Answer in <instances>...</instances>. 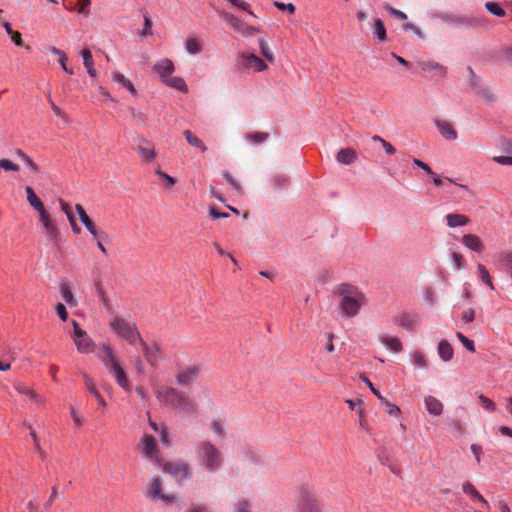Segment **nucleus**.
I'll list each match as a JSON object with an SVG mask.
<instances>
[{"label": "nucleus", "instance_id": "1", "mask_svg": "<svg viewBox=\"0 0 512 512\" xmlns=\"http://www.w3.org/2000/svg\"><path fill=\"white\" fill-rule=\"evenodd\" d=\"M25 193L28 204L37 213L38 221L42 226L46 238L51 243L58 246L61 242V232L56 220L46 209L42 200L36 195L33 187L26 186Z\"/></svg>", "mask_w": 512, "mask_h": 512}, {"label": "nucleus", "instance_id": "2", "mask_svg": "<svg viewBox=\"0 0 512 512\" xmlns=\"http://www.w3.org/2000/svg\"><path fill=\"white\" fill-rule=\"evenodd\" d=\"M157 400L173 410L186 415L197 411V404L187 394L170 386H158L154 388Z\"/></svg>", "mask_w": 512, "mask_h": 512}, {"label": "nucleus", "instance_id": "3", "mask_svg": "<svg viewBox=\"0 0 512 512\" xmlns=\"http://www.w3.org/2000/svg\"><path fill=\"white\" fill-rule=\"evenodd\" d=\"M334 293L340 297V310L348 318L357 316L361 308L367 303L365 294L357 286L349 283L339 284Z\"/></svg>", "mask_w": 512, "mask_h": 512}, {"label": "nucleus", "instance_id": "4", "mask_svg": "<svg viewBox=\"0 0 512 512\" xmlns=\"http://www.w3.org/2000/svg\"><path fill=\"white\" fill-rule=\"evenodd\" d=\"M99 358L108 372L114 377L116 383L125 391L132 389L123 362L120 360L110 344H103L100 347Z\"/></svg>", "mask_w": 512, "mask_h": 512}, {"label": "nucleus", "instance_id": "5", "mask_svg": "<svg viewBox=\"0 0 512 512\" xmlns=\"http://www.w3.org/2000/svg\"><path fill=\"white\" fill-rule=\"evenodd\" d=\"M108 326L117 338L126 341L131 346H136L138 342H142L138 327L131 319L114 315L110 318Z\"/></svg>", "mask_w": 512, "mask_h": 512}, {"label": "nucleus", "instance_id": "6", "mask_svg": "<svg viewBox=\"0 0 512 512\" xmlns=\"http://www.w3.org/2000/svg\"><path fill=\"white\" fill-rule=\"evenodd\" d=\"M196 454L201 465L210 472L218 470L223 461L219 449L208 441H202L197 445Z\"/></svg>", "mask_w": 512, "mask_h": 512}, {"label": "nucleus", "instance_id": "7", "mask_svg": "<svg viewBox=\"0 0 512 512\" xmlns=\"http://www.w3.org/2000/svg\"><path fill=\"white\" fill-rule=\"evenodd\" d=\"M73 331L71 333L72 340L77 348V351L82 354H90L95 350V343L88 335V333L81 328L80 324L72 321Z\"/></svg>", "mask_w": 512, "mask_h": 512}, {"label": "nucleus", "instance_id": "8", "mask_svg": "<svg viewBox=\"0 0 512 512\" xmlns=\"http://www.w3.org/2000/svg\"><path fill=\"white\" fill-rule=\"evenodd\" d=\"M236 65L238 69L243 71L262 72L267 69V64L263 59L247 52L238 53Z\"/></svg>", "mask_w": 512, "mask_h": 512}, {"label": "nucleus", "instance_id": "9", "mask_svg": "<svg viewBox=\"0 0 512 512\" xmlns=\"http://www.w3.org/2000/svg\"><path fill=\"white\" fill-rule=\"evenodd\" d=\"M298 512H321V505L314 492L307 487L299 491Z\"/></svg>", "mask_w": 512, "mask_h": 512}, {"label": "nucleus", "instance_id": "10", "mask_svg": "<svg viewBox=\"0 0 512 512\" xmlns=\"http://www.w3.org/2000/svg\"><path fill=\"white\" fill-rule=\"evenodd\" d=\"M75 210L79 215L81 223L85 226L93 240L106 239L108 237L107 233L90 218L81 204H76Z\"/></svg>", "mask_w": 512, "mask_h": 512}, {"label": "nucleus", "instance_id": "11", "mask_svg": "<svg viewBox=\"0 0 512 512\" xmlns=\"http://www.w3.org/2000/svg\"><path fill=\"white\" fill-rule=\"evenodd\" d=\"M162 469L169 473L177 482H181L191 476V469L188 463L182 461H172L163 464Z\"/></svg>", "mask_w": 512, "mask_h": 512}, {"label": "nucleus", "instance_id": "12", "mask_svg": "<svg viewBox=\"0 0 512 512\" xmlns=\"http://www.w3.org/2000/svg\"><path fill=\"white\" fill-rule=\"evenodd\" d=\"M201 372L198 364H190L181 368L176 375V382L180 386H190L195 382Z\"/></svg>", "mask_w": 512, "mask_h": 512}, {"label": "nucleus", "instance_id": "13", "mask_svg": "<svg viewBox=\"0 0 512 512\" xmlns=\"http://www.w3.org/2000/svg\"><path fill=\"white\" fill-rule=\"evenodd\" d=\"M462 492L469 498V500L476 504L477 507L490 509V504L487 499L477 490L475 485L470 481H464L461 485Z\"/></svg>", "mask_w": 512, "mask_h": 512}, {"label": "nucleus", "instance_id": "14", "mask_svg": "<svg viewBox=\"0 0 512 512\" xmlns=\"http://www.w3.org/2000/svg\"><path fill=\"white\" fill-rule=\"evenodd\" d=\"M393 323L409 332L415 331L419 327V317L417 314L402 312L393 317Z\"/></svg>", "mask_w": 512, "mask_h": 512}, {"label": "nucleus", "instance_id": "15", "mask_svg": "<svg viewBox=\"0 0 512 512\" xmlns=\"http://www.w3.org/2000/svg\"><path fill=\"white\" fill-rule=\"evenodd\" d=\"M138 345L142 347L144 356L150 365L156 366L159 361L163 358V352L159 344L157 343H146L143 339L142 342H138Z\"/></svg>", "mask_w": 512, "mask_h": 512}, {"label": "nucleus", "instance_id": "16", "mask_svg": "<svg viewBox=\"0 0 512 512\" xmlns=\"http://www.w3.org/2000/svg\"><path fill=\"white\" fill-rule=\"evenodd\" d=\"M14 389L36 406H42L45 403V398L24 382L15 383Z\"/></svg>", "mask_w": 512, "mask_h": 512}, {"label": "nucleus", "instance_id": "17", "mask_svg": "<svg viewBox=\"0 0 512 512\" xmlns=\"http://www.w3.org/2000/svg\"><path fill=\"white\" fill-rule=\"evenodd\" d=\"M153 70L159 75L161 81L165 83L173 76L175 66L170 59L165 58L157 61L153 66Z\"/></svg>", "mask_w": 512, "mask_h": 512}, {"label": "nucleus", "instance_id": "18", "mask_svg": "<svg viewBox=\"0 0 512 512\" xmlns=\"http://www.w3.org/2000/svg\"><path fill=\"white\" fill-rule=\"evenodd\" d=\"M84 384L89 393L95 398L98 404V410H100L101 413H104L108 404L96 387L94 380L91 377L84 375Z\"/></svg>", "mask_w": 512, "mask_h": 512}, {"label": "nucleus", "instance_id": "19", "mask_svg": "<svg viewBox=\"0 0 512 512\" xmlns=\"http://www.w3.org/2000/svg\"><path fill=\"white\" fill-rule=\"evenodd\" d=\"M462 244L469 250L476 253H482L485 249V245L481 238L475 234H465L461 239Z\"/></svg>", "mask_w": 512, "mask_h": 512}, {"label": "nucleus", "instance_id": "20", "mask_svg": "<svg viewBox=\"0 0 512 512\" xmlns=\"http://www.w3.org/2000/svg\"><path fill=\"white\" fill-rule=\"evenodd\" d=\"M434 124L438 128L439 133L441 134V136L443 138H445L447 140H456L457 139L458 134H457V131L455 130V128L453 127L452 123L445 121V120L436 119V120H434Z\"/></svg>", "mask_w": 512, "mask_h": 512}, {"label": "nucleus", "instance_id": "21", "mask_svg": "<svg viewBox=\"0 0 512 512\" xmlns=\"http://www.w3.org/2000/svg\"><path fill=\"white\" fill-rule=\"evenodd\" d=\"M142 452L150 460L157 459V448L154 438L151 435H144L141 439Z\"/></svg>", "mask_w": 512, "mask_h": 512}, {"label": "nucleus", "instance_id": "22", "mask_svg": "<svg viewBox=\"0 0 512 512\" xmlns=\"http://www.w3.org/2000/svg\"><path fill=\"white\" fill-rule=\"evenodd\" d=\"M111 78L115 83L126 89L132 96H138V92L134 84L124 74L119 71H113L111 73Z\"/></svg>", "mask_w": 512, "mask_h": 512}, {"label": "nucleus", "instance_id": "23", "mask_svg": "<svg viewBox=\"0 0 512 512\" xmlns=\"http://www.w3.org/2000/svg\"><path fill=\"white\" fill-rule=\"evenodd\" d=\"M149 495L154 499H160L166 503H172L174 497L165 495L162 493V483L159 478H154L150 484Z\"/></svg>", "mask_w": 512, "mask_h": 512}, {"label": "nucleus", "instance_id": "24", "mask_svg": "<svg viewBox=\"0 0 512 512\" xmlns=\"http://www.w3.org/2000/svg\"><path fill=\"white\" fill-rule=\"evenodd\" d=\"M229 23L239 33H242L243 35H254L259 30L253 26H249L247 24H244L242 21H240L239 18L230 15L228 18Z\"/></svg>", "mask_w": 512, "mask_h": 512}, {"label": "nucleus", "instance_id": "25", "mask_svg": "<svg viewBox=\"0 0 512 512\" xmlns=\"http://www.w3.org/2000/svg\"><path fill=\"white\" fill-rule=\"evenodd\" d=\"M46 50L48 52H50L51 54L58 56L59 65L67 74H70V75L74 74V69L67 65L68 56L63 50H61L55 46H49L46 48Z\"/></svg>", "mask_w": 512, "mask_h": 512}, {"label": "nucleus", "instance_id": "26", "mask_svg": "<svg viewBox=\"0 0 512 512\" xmlns=\"http://www.w3.org/2000/svg\"><path fill=\"white\" fill-rule=\"evenodd\" d=\"M379 341L391 352L399 353L402 351V343L396 336L382 335L379 337Z\"/></svg>", "mask_w": 512, "mask_h": 512}, {"label": "nucleus", "instance_id": "27", "mask_svg": "<svg viewBox=\"0 0 512 512\" xmlns=\"http://www.w3.org/2000/svg\"><path fill=\"white\" fill-rule=\"evenodd\" d=\"M426 410L433 416H439L443 412L442 402L434 396H426L424 399Z\"/></svg>", "mask_w": 512, "mask_h": 512}, {"label": "nucleus", "instance_id": "28", "mask_svg": "<svg viewBox=\"0 0 512 512\" xmlns=\"http://www.w3.org/2000/svg\"><path fill=\"white\" fill-rule=\"evenodd\" d=\"M81 56L83 58V64L87 70V73L90 77L95 78L97 76V70L95 69L91 51L85 48L81 51Z\"/></svg>", "mask_w": 512, "mask_h": 512}, {"label": "nucleus", "instance_id": "29", "mask_svg": "<svg viewBox=\"0 0 512 512\" xmlns=\"http://www.w3.org/2000/svg\"><path fill=\"white\" fill-rule=\"evenodd\" d=\"M447 225L451 228L465 226L469 223V218L464 214L451 213L446 215Z\"/></svg>", "mask_w": 512, "mask_h": 512}, {"label": "nucleus", "instance_id": "30", "mask_svg": "<svg viewBox=\"0 0 512 512\" xmlns=\"http://www.w3.org/2000/svg\"><path fill=\"white\" fill-rule=\"evenodd\" d=\"M138 153L145 162H151L156 158V151L152 144L146 142L138 147Z\"/></svg>", "mask_w": 512, "mask_h": 512}, {"label": "nucleus", "instance_id": "31", "mask_svg": "<svg viewBox=\"0 0 512 512\" xmlns=\"http://www.w3.org/2000/svg\"><path fill=\"white\" fill-rule=\"evenodd\" d=\"M336 159L339 163L349 165L356 161L357 154L355 150L351 148L341 149L337 153Z\"/></svg>", "mask_w": 512, "mask_h": 512}, {"label": "nucleus", "instance_id": "32", "mask_svg": "<svg viewBox=\"0 0 512 512\" xmlns=\"http://www.w3.org/2000/svg\"><path fill=\"white\" fill-rule=\"evenodd\" d=\"M438 355L445 362L453 358L454 350L447 340H442L438 344Z\"/></svg>", "mask_w": 512, "mask_h": 512}, {"label": "nucleus", "instance_id": "33", "mask_svg": "<svg viewBox=\"0 0 512 512\" xmlns=\"http://www.w3.org/2000/svg\"><path fill=\"white\" fill-rule=\"evenodd\" d=\"M60 294L62 299L71 307L77 305V301L74 298L72 289L68 283H62L60 285Z\"/></svg>", "mask_w": 512, "mask_h": 512}, {"label": "nucleus", "instance_id": "34", "mask_svg": "<svg viewBox=\"0 0 512 512\" xmlns=\"http://www.w3.org/2000/svg\"><path fill=\"white\" fill-rule=\"evenodd\" d=\"M164 84L182 93L188 92V87L181 77L172 76Z\"/></svg>", "mask_w": 512, "mask_h": 512}, {"label": "nucleus", "instance_id": "35", "mask_svg": "<svg viewBox=\"0 0 512 512\" xmlns=\"http://www.w3.org/2000/svg\"><path fill=\"white\" fill-rule=\"evenodd\" d=\"M187 142L198 149H200L202 152H205L207 150L206 145L203 143V141L198 138L196 135H194L190 130H185L183 132Z\"/></svg>", "mask_w": 512, "mask_h": 512}, {"label": "nucleus", "instance_id": "36", "mask_svg": "<svg viewBox=\"0 0 512 512\" xmlns=\"http://www.w3.org/2000/svg\"><path fill=\"white\" fill-rule=\"evenodd\" d=\"M420 65L424 71H433L435 75L440 77L444 76V74L446 73V70L443 66L432 61H424Z\"/></svg>", "mask_w": 512, "mask_h": 512}, {"label": "nucleus", "instance_id": "37", "mask_svg": "<svg viewBox=\"0 0 512 512\" xmlns=\"http://www.w3.org/2000/svg\"><path fill=\"white\" fill-rule=\"evenodd\" d=\"M373 34L379 41L386 40V37H387L386 28L381 19L374 20Z\"/></svg>", "mask_w": 512, "mask_h": 512}, {"label": "nucleus", "instance_id": "38", "mask_svg": "<svg viewBox=\"0 0 512 512\" xmlns=\"http://www.w3.org/2000/svg\"><path fill=\"white\" fill-rule=\"evenodd\" d=\"M477 269H478V275H479L480 280L485 285H487L491 290H494V285H493V282H492V278H491L490 273L487 270V268L483 264L479 263L477 265Z\"/></svg>", "mask_w": 512, "mask_h": 512}, {"label": "nucleus", "instance_id": "39", "mask_svg": "<svg viewBox=\"0 0 512 512\" xmlns=\"http://www.w3.org/2000/svg\"><path fill=\"white\" fill-rule=\"evenodd\" d=\"M185 48L189 54H198L202 51V45L195 37H190L186 40Z\"/></svg>", "mask_w": 512, "mask_h": 512}, {"label": "nucleus", "instance_id": "40", "mask_svg": "<svg viewBox=\"0 0 512 512\" xmlns=\"http://www.w3.org/2000/svg\"><path fill=\"white\" fill-rule=\"evenodd\" d=\"M16 155L26 164V166L30 170H32L35 173L39 172V166L24 151H22L21 149H17Z\"/></svg>", "mask_w": 512, "mask_h": 512}, {"label": "nucleus", "instance_id": "41", "mask_svg": "<svg viewBox=\"0 0 512 512\" xmlns=\"http://www.w3.org/2000/svg\"><path fill=\"white\" fill-rule=\"evenodd\" d=\"M69 410H70V416L73 421L74 427L75 428L82 427L84 424V416L81 413V411L78 410L77 408H75L74 406H70Z\"/></svg>", "mask_w": 512, "mask_h": 512}, {"label": "nucleus", "instance_id": "42", "mask_svg": "<svg viewBox=\"0 0 512 512\" xmlns=\"http://www.w3.org/2000/svg\"><path fill=\"white\" fill-rule=\"evenodd\" d=\"M380 402L390 416L397 417L401 414V409L397 405L392 404L385 397L381 398Z\"/></svg>", "mask_w": 512, "mask_h": 512}, {"label": "nucleus", "instance_id": "43", "mask_svg": "<svg viewBox=\"0 0 512 512\" xmlns=\"http://www.w3.org/2000/svg\"><path fill=\"white\" fill-rule=\"evenodd\" d=\"M413 365L417 368H425L427 366L426 358L420 351H414L410 354Z\"/></svg>", "mask_w": 512, "mask_h": 512}, {"label": "nucleus", "instance_id": "44", "mask_svg": "<svg viewBox=\"0 0 512 512\" xmlns=\"http://www.w3.org/2000/svg\"><path fill=\"white\" fill-rule=\"evenodd\" d=\"M0 170L4 172H18L20 167L18 164L12 162L11 160L2 158L0 159Z\"/></svg>", "mask_w": 512, "mask_h": 512}, {"label": "nucleus", "instance_id": "45", "mask_svg": "<svg viewBox=\"0 0 512 512\" xmlns=\"http://www.w3.org/2000/svg\"><path fill=\"white\" fill-rule=\"evenodd\" d=\"M268 133L264 132H253L246 135V139L253 144H260L268 138Z\"/></svg>", "mask_w": 512, "mask_h": 512}, {"label": "nucleus", "instance_id": "46", "mask_svg": "<svg viewBox=\"0 0 512 512\" xmlns=\"http://www.w3.org/2000/svg\"><path fill=\"white\" fill-rule=\"evenodd\" d=\"M485 7L491 14L497 17H504L506 14L504 9L496 2H486Z\"/></svg>", "mask_w": 512, "mask_h": 512}, {"label": "nucleus", "instance_id": "47", "mask_svg": "<svg viewBox=\"0 0 512 512\" xmlns=\"http://www.w3.org/2000/svg\"><path fill=\"white\" fill-rule=\"evenodd\" d=\"M259 47H260V52L261 54L263 55V57L269 61L270 63H273L274 62V56H273V53L272 51L270 50L269 46L267 45V43L263 40V39H260L259 40Z\"/></svg>", "mask_w": 512, "mask_h": 512}, {"label": "nucleus", "instance_id": "48", "mask_svg": "<svg viewBox=\"0 0 512 512\" xmlns=\"http://www.w3.org/2000/svg\"><path fill=\"white\" fill-rule=\"evenodd\" d=\"M456 337L468 351L475 352V344L473 340L469 339L461 332H456Z\"/></svg>", "mask_w": 512, "mask_h": 512}, {"label": "nucleus", "instance_id": "49", "mask_svg": "<svg viewBox=\"0 0 512 512\" xmlns=\"http://www.w3.org/2000/svg\"><path fill=\"white\" fill-rule=\"evenodd\" d=\"M210 428L219 437L225 435L223 422L220 419H213L210 423Z\"/></svg>", "mask_w": 512, "mask_h": 512}, {"label": "nucleus", "instance_id": "50", "mask_svg": "<svg viewBox=\"0 0 512 512\" xmlns=\"http://www.w3.org/2000/svg\"><path fill=\"white\" fill-rule=\"evenodd\" d=\"M372 140L375 142H380L388 155L395 154L396 149L393 147V145L386 141L385 139H383L382 137L375 135L372 137Z\"/></svg>", "mask_w": 512, "mask_h": 512}, {"label": "nucleus", "instance_id": "51", "mask_svg": "<svg viewBox=\"0 0 512 512\" xmlns=\"http://www.w3.org/2000/svg\"><path fill=\"white\" fill-rule=\"evenodd\" d=\"M156 174L159 176V178L163 181V184L166 188H171L175 185V179L168 175L167 173L157 170Z\"/></svg>", "mask_w": 512, "mask_h": 512}, {"label": "nucleus", "instance_id": "52", "mask_svg": "<svg viewBox=\"0 0 512 512\" xmlns=\"http://www.w3.org/2000/svg\"><path fill=\"white\" fill-rule=\"evenodd\" d=\"M479 401L485 410L494 412L496 410V404L488 397L483 394L479 395Z\"/></svg>", "mask_w": 512, "mask_h": 512}, {"label": "nucleus", "instance_id": "53", "mask_svg": "<svg viewBox=\"0 0 512 512\" xmlns=\"http://www.w3.org/2000/svg\"><path fill=\"white\" fill-rule=\"evenodd\" d=\"M233 6L248 12L251 16H255V14L250 10V4L243 0H228Z\"/></svg>", "mask_w": 512, "mask_h": 512}, {"label": "nucleus", "instance_id": "54", "mask_svg": "<svg viewBox=\"0 0 512 512\" xmlns=\"http://www.w3.org/2000/svg\"><path fill=\"white\" fill-rule=\"evenodd\" d=\"M223 177L227 180V182L232 186V188L237 192L241 193V186L240 184L230 175L229 172L224 171Z\"/></svg>", "mask_w": 512, "mask_h": 512}, {"label": "nucleus", "instance_id": "55", "mask_svg": "<svg viewBox=\"0 0 512 512\" xmlns=\"http://www.w3.org/2000/svg\"><path fill=\"white\" fill-rule=\"evenodd\" d=\"M461 319L465 323H471L475 319V310L472 308H468L462 312Z\"/></svg>", "mask_w": 512, "mask_h": 512}, {"label": "nucleus", "instance_id": "56", "mask_svg": "<svg viewBox=\"0 0 512 512\" xmlns=\"http://www.w3.org/2000/svg\"><path fill=\"white\" fill-rule=\"evenodd\" d=\"M451 258L456 269H461L464 267L465 260L461 254L454 252L452 253Z\"/></svg>", "mask_w": 512, "mask_h": 512}, {"label": "nucleus", "instance_id": "57", "mask_svg": "<svg viewBox=\"0 0 512 512\" xmlns=\"http://www.w3.org/2000/svg\"><path fill=\"white\" fill-rule=\"evenodd\" d=\"M345 402L348 405L350 410H356L358 412V409H364L363 408L364 402L361 399H357V400L347 399Z\"/></svg>", "mask_w": 512, "mask_h": 512}, {"label": "nucleus", "instance_id": "58", "mask_svg": "<svg viewBox=\"0 0 512 512\" xmlns=\"http://www.w3.org/2000/svg\"><path fill=\"white\" fill-rule=\"evenodd\" d=\"M274 5L281 11H287L290 14L295 13V6L292 3L275 2Z\"/></svg>", "mask_w": 512, "mask_h": 512}, {"label": "nucleus", "instance_id": "59", "mask_svg": "<svg viewBox=\"0 0 512 512\" xmlns=\"http://www.w3.org/2000/svg\"><path fill=\"white\" fill-rule=\"evenodd\" d=\"M152 34V21L148 16L144 17V28L141 32V37H146Z\"/></svg>", "mask_w": 512, "mask_h": 512}, {"label": "nucleus", "instance_id": "60", "mask_svg": "<svg viewBox=\"0 0 512 512\" xmlns=\"http://www.w3.org/2000/svg\"><path fill=\"white\" fill-rule=\"evenodd\" d=\"M56 314L62 321H66L68 319V313L66 307L62 303H58L55 307Z\"/></svg>", "mask_w": 512, "mask_h": 512}, {"label": "nucleus", "instance_id": "61", "mask_svg": "<svg viewBox=\"0 0 512 512\" xmlns=\"http://www.w3.org/2000/svg\"><path fill=\"white\" fill-rule=\"evenodd\" d=\"M386 10L388 11V13L394 17H396L397 19L399 20H406L407 19V15L400 11V10H397L391 6H387L386 7Z\"/></svg>", "mask_w": 512, "mask_h": 512}, {"label": "nucleus", "instance_id": "62", "mask_svg": "<svg viewBox=\"0 0 512 512\" xmlns=\"http://www.w3.org/2000/svg\"><path fill=\"white\" fill-rule=\"evenodd\" d=\"M235 512H251L250 505L246 500H240L235 505Z\"/></svg>", "mask_w": 512, "mask_h": 512}, {"label": "nucleus", "instance_id": "63", "mask_svg": "<svg viewBox=\"0 0 512 512\" xmlns=\"http://www.w3.org/2000/svg\"><path fill=\"white\" fill-rule=\"evenodd\" d=\"M471 452L473 453L477 463H480L481 456L483 454L482 447L480 445H477V444H472L471 445Z\"/></svg>", "mask_w": 512, "mask_h": 512}, {"label": "nucleus", "instance_id": "64", "mask_svg": "<svg viewBox=\"0 0 512 512\" xmlns=\"http://www.w3.org/2000/svg\"><path fill=\"white\" fill-rule=\"evenodd\" d=\"M499 259L502 263H505V264L509 263L512 266V252L511 251L501 252L499 255Z\"/></svg>", "mask_w": 512, "mask_h": 512}]
</instances>
